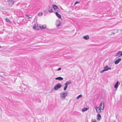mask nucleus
I'll return each instance as SVG.
<instances>
[{
	"mask_svg": "<svg viewBox=\"0 0 122 122\" xmlns=\"http://www.w3.org/2000/svg\"><path fill=\"white\" fill-rule=\"evenodd\" d=\"M118 56L119 57L122 56V52L121 51H118L115 55V57Z\"/></svg>",
	"mask_w": 122,
	"mask_h": 122,
	"instance_id": "7ed1b4c3",
	"label": "nucleus"
},
{
	"mask_svg": "<svg viewBox=\"0 0 122 122\" xmlns=\"http://www.w3.org/2000/svg\"><path fill=\"white\" fill-rule=\"evenodd\" d=\"M25 16H26V18L27 19H30V18H31V17H29L28 15H25Z\"/></svg>",
	"mask_w": 122,
	"mask_h": 122,
	"instance_id": "b1692460",
	"label": "nucleus"
},
{
	"mask_svg": "<svg viewBox=\"0 0 122 122\" xmlns=\"http://www.w3.org/2000/svg\"><path fill=\"white\" fill-rule=\"evenodd\" d=\"M95 108L97 112L99 113L101 112V109L99 107H97L96 106L95 107Z\"/></svg>",
	"mask_w": 122,
	"mask_h": 122,
	"instance_id": "6e6552de",
	"label": "nucleus"
},
{
	"mask_svg": "<svg viewBox=\"0 0 122 122\" xmlns=\"http://www.w3.org/2000/svg\"><path fill=\"white\" fill-rule=\"evenodd\" d=\"M39 27L41 29H43L46 28V25H41L39 26Z\"/></svg>",
	"mask_w": 122,
	"mask_h": 122,
	"instance_id": "ddd939ff",
	"label": "nucleus"
},
{
	"mask_svg": "<svg viewBox=\"0 0 122 122\" xmlns=\"http://www.w3.org/2000/svg\"><path fill=\"white\" fill-rule=\"evenodd\" d=\"M62 86V85L60 83H59L55 85L54 87V89L55 90H56L60 88Z\"/></svg>",
	"mask_w": 122,
	"mask_h": 122,
	"instance_id": "f03ea898",
	"label": "nucleus"
},
{
	"mask_svg": "<svg viewBox=\"0 0 122 122\" xmlns=\"http://www.w3.org/2000/svg\"><path fill=\"white\" fill-rule=\"evenodd\" d=\"M1 47V46H0V48Z\"/></svg>",
	"mask_w": 122,
	"mask_h": 122,
	"instance_id": "c756f323",
	"label": "nucleus"
},
{
	"mask_svg": "<svg viewBox=\"0 0 122 122\" xmlns=\"http://www.w3.org/2000/svg\"><path fill=\"white\" fill-rule=\"evenodd\" d=\"M104 69L105 71H107L109 70H111L112 68L110 67H109L107 65H106V66L104 67Z\"/></svg>",
	"mask_w": 122,
	"mask_h": 122,
	"instance_id": "0eeeda50",
	"label": "nucleus"
},
{
	"mask_svg": "<svg viewBox=\"0 0 122 122\" xmlns=\"http://www.w3.org/2000/svg\"><path fill=\"white\" fill-rule=\"evenodd\" d=\"M33 29L36 30H38L39 29V28L37 26V23L34 25Z\"/></svg>",
	"mask_w": 122,
	"mask_h": 122,
	"instance_id": "1a4fd4ad",
	"label": "nucleus"
},
{
	"mask_svg": "<svg viewBox=\"0 0 122 122\" xmlns=\"http://www.w3.org/2000/svg\"><path fill=\"white\" fill-rule=\"evenodd\" d=\"M97 120L99 121L101 117V115L100 114L98 113L97 114Z\"/></svg>",
	"mask_w": 122,
	"mask_h": 122,
	"instance_id": "f3484780",
	"label": "nucleus"
},
{
	"mask_svg": "<svg viewBox=\"0 0 122 122\" xmlns=\"http://www.w3.org/2000/svg\"><path fill=\"white\" fill-rule=\"evenodd\" d=\"M55 79L56 80L62 81L63 80V78L61 77H59L56 78Z\"/></svg>",
	"mask_w": 122,
	"mask_h": 122,
	"instance_id": "dca6fc26",
	"label": "nucleus"
},
{
	"mask_svg": "<svg viewBox=\"0 0 122 122\" xmlns=\"http://www.w3.org/2000/svg\"><path fill=\"white\" fill-rule=\"evenodd\" d=\"M48 11L50 12L51 13L53 12V8L49 6L48 8Z\"/></svg>",
	"mask_w": 122,
	"mask_h": 122,
	"instance_id": "4468645a",
	"label": "nucleus"
},
{
	"mask_svg": "<svg viewBox=\"0 0 122 122\" xmlns=\"http://www.w3.org/2000/svg\"><path fill=\"white\" fill-rule=\"evenodd\" d=\"M68 95V92H62L60 93L59 96L60 99L62 101H64Z\"/></svg>",
	"mask_w": 122,
	"mask_h": 122,
	"instance_id": "f257e3e1",
	"label": "nucleus"
},
{
	"mask_svg": "<svg viewBox=\"0 0 122 122\" xmlns=\"http://www.w3.org/2000/svg\"><path fill=\"white\" fill-rule=\"evenodd\" d=\"M43 14V13L42 12H41L39 13L38 14V15L39 16H41Z\"/></svg>",
	"mask_w": 122,
	"mask_h": 122,
	"instance_id": "4be33fe9",
	"label": "nucleus"
},
{
	"mask_svg": "<svg viewBox=\"0 0 122 122\" xmlns=\"http://www.w3.org/2000/svg\"><path fill=\"white\" fill-rule=\"evenodd\" d=\"M71 81H67L65 83L66 84H67V85H68V84H71Z\"/></svg>",
	"mask_w": 122,
	"mask_h": 122,
	"instance_id": "412c9836",
	"label": "nucleus"
},
{
	"mask_svg": "<svg viewBox=\"0 0 122 122\" xmlns=\"http://www.w3.org/2000/svg\"><path fill=\"white\" fill-rule=\"evenodd\" d=\"M56 25L57 27H59L60 26L61 22L60 20H59L58 19L56 20Z\"/></svg>",
	"mask_w": 122,
	"mask_h": 122,
	"instance_id": "39448f33",
	"label": "nucleus"
},
{
	"mask_svg": "<svg viewBox=\"0 0 122 122\" xmlns=\"http://www.w3.org/2000/svg\"><path fill=\"white\" fill-rule=\"evenodd\" d=\"M120 84V83L117 81L116 83L115 84L114 86V87L116 89L117 88L118 86Z\"/></svg>",
	"mask_w": 122,
	"mask_h": 122,
	"instance_id": "9d476101",
	"label": "nucleus"
},
{
	"mask_svg": "<svg viewBox=\"0 0 122 122\" xmlns=\"http://www.w3.org/2000/svg\"><path fill=\"white\" fill-rule=\"evenodd\" d=\"M88 109V108H85L82 109V112H84L87 111Z\"/></svg>",
	"mask_w": 122,
	"mask_h": 122,
	"instance_id": "6ab92c4d",
	"label": "nucleus"
},
{
	"mask_svg": "<svg viewBox=\"0 0 122 122\" xmlns=\"http://www.w3.org/2000/svg\"><path fill=\"white\" fill-rule=\"evenodd\" d=\"M79 3V2L78 1H76V2L75 3L74 5H75L76 4H77L78 3Z\"/></svg>",
	"mask_w": 122,
	"mask_h": 122,
	"instance_id": "c85d7f7f",
	"label": "nucleus"
},
{
	"mask_svg": "<svg viewBox=\"0 0 122 122\" xmlns=\"http://www.w3.org/2000/svg\"><path fill=\"white\" fill-rule=\"evenodd\" d=\"M104 107V105L103 102H101L99 106V107L101 109L103 110Z\"/></svg>",
	"mask_w": 122,
	"mask_h": 122,
	"instance_id": "20e7f679",
	"label": "nucleus"
},
{
	"mask_svg": "<svg viewBox=\"0 0 122 122\" xmlns=\"http://www.w3.org/2000/svg\"><path fill=\"white\" fill-rule=\"evenodd\" d=\"M65 86L64 88V91H66L68 85H67V84H66V83L65 84Z\"/></svg>",
	"mask_w": 122,
	"mask_h": 122,
	"instance_id": "aec40b11",
	"label": "nucleus"
},
{
	"mask_svg": "<svg viewBox=\"0 0 122 122\" xmlns=\"http://www.w3.org/2000/svg\"><path fill=\"white\" fill-rule=\"evenodd\" d=\"M121 60V58H119L118 59H117L114 62V63L115 64H118Z\"/></svg>",
	"mask_w": 122,
	"mask_h": 122,
	"instance_id": "9b49d317",
	"label": "nucleus"
},
{
	"mask_svg": "<svg viewBox=\"0 0 122 122\" xmlns=\"http://www.w3.org/2000/svg\"><path fill=\"white\" fill-rule=\"evenodd\" d=\"M8 2L10 5H12L14 3L13 0H8Z\"/></svg>",
	"mask_w": 122,
	"mask_h": 122,
	"instance_id": "f8f14e48",
	"label": "nucleus"
},
{
	"mask_svg": "<svg viewBox=\"0 0 122 122\" xmlns=\"http://www.w3.org/2000/svg\"><path fill=\"white\" fill-rule=\"evenodd\" d=\"M82 37L84 39L86 40H87L89 39V36L88 35L83 36Z\"/></svg>",
	"mask_w": 122,
	"mask_h": 122,
	"instance_id": "2eb2a0df",
	"label": "nucleus"
},
{
	"mask_svg": "<svg viewBox=\"0 0 122 122\" xmlns=\"http://www.w3.org/2000/svg\"><path fill=\"white\" fill-rule=\"evenodd\" d=\"M105 71L104 69L103 70L101 71L100 72L101 73H102L103 72H104Z\"/></svg>",
	"mask_w": 122,
	"mask_h": 122,
	"instance_id": "a878e982",
	"label": "nucleus"
},
{
	"mask_svg": "<svg viewBox=\"0 0 122 122\" xmlns=\"http://www.w3.org/2000/svg\"><path fill=\"white\" fill-rule=\"evenodd\" d=\"M61 67H60L59 68H58L57 70V71H60L61 70Z\"/></svg>",
	"mask_w": 122,
	"mask_h": 122,
	"instance_id": "cd10ccee",
	"label": "nucleus"
},
{
	"mask_svg": "<svg viewBox=\"0 0 122 122\" xmlns=\"http://www.w3.org/2000/svg\"><path fill=\"white\" fill-rule=\"evenodd\" d=\"M5 20H6V21L7 22H8L9 21H10L8 19H5Z\"/></svg>",
	"mask_w": 122,
	"mask_h": 122,
	"instance_id": "bb28decb",
	"label": "nucleus"
},
{
	"mask_svg": "<svg viewBox=\"0 0 122 122\" xmlns=\"http://www.w3.org/2000/svg\"><path fill=\"white\" fill-rule=\"evenodd\" d=\"M52 6L54 10H57L58 11H59V9L56 5L53 4L52 5Z\"/></svg>",
	"mask_w": 122,
	"mask_h": 122,
	"instance_id": "423d86ee",
	"label": "nucleus"
},
{
	"mask_svg": "<svg viewBox=\"0 0 122 122\" xmlns=\"http://www.w3.org/2000/svg\"><path fill=\"white\" fill-rule=\"evenodd\" d=\"M92 122H97V121L95 119L92 120Z\"/></svg>",
	"mask_w": 122,
	"mask_h": 122,
	"instance_id": "393cba45",
	"label": "nucleus"
},
{
	"mask_svg": "<svg viewBox=\"0 0 122 122\" xmlns=\"http://www.w3.org/2000/svg\"><path fill=\"white\" fill-rule=\"evenodd\" d=\"M82 97L81 95V94L80 95L76 97V99H78L79 98H80V97Z\"/></svg>",
	"mask_w": 122,
	"mask_h": 122,
	"instance_id": "5701e85b",
	"label": "nucleus"
},
{
	"mask_svg": "<svg viewBox=\"0 0 122 122\" xmlns=\"http://www.w3.org/2000/svg\"><path fill=\"white\" fill-rule=\"evenodd\" d=\"M56 15L58 18H60L61 17V15L59 14L57 12H56Z\"/></svg>",
	"mask_w": 122,
	"mask_h": 122,
	"instance_id": "a211bd4d",
	"label": "nucleus"
}]
</instances>
